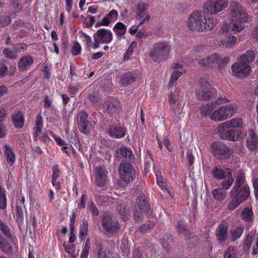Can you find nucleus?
I'll return each instance as SVG.
<instances>
[{
    "instance_id": "1",
    "label": "nucleus",
    "mask_w": 258,
    "mask_h": 258,
    "mask_svg": "<svg viewBox=\"0 0 258 258\" xmlns=\"http://www.w3.org/2000/svg\"><path fill=\"white\" fill-rule=\"evenodd\" d=\"M232 200L227 206V209L233 210L245 201L250 196L249 186L245 183V175L241 173L236 176L234 186L230 191Z\"/></svg>"
},
{
    "instance_id": "2",
    "label": "nucleus",
    "mask_w": 258,
    "mask_h": 258,
    "mask_svg": "<svg viewBox=\"0 0 258 258\" xmlns=\"http://www.w3.org/2000/svg\"><path fill=\"white\" fill-rule=\"evenodd\" d=\"M216 19L213 17L207 18L203 16L200 11H195L189 16L187 25L188 28L192 31L199 32L212 30L217 24Z\"/></svg>"
},
{
    "instance_id": "3",
    "label": "nucleus",
    "mask_w": 258,
    "mask_h": 258,
    "mask_svg": "<svg viewBox=\"0 0 258 258\" xmlns=\"http://www.w3.org/2000/svg\"><path fill=\"white\" fill-rule=\"evenodd\" d=\"M230 11L229 19L232 24L233 31L239 32L244 29L243 23L247 22V17L241 4L236 1H232L229 6Z\"/></svg>"
},
{
    "instance_id": "4",
    "label": "nucleus",
    "mask_w": 258,
    "mask_h": 258,
    "mask_svg": "<svg viewBox=\"0 0 258 258\" xmlns=\"http://www.w3.org/2000/svg\"><path fill=\"white\" fill-rule=\"evenodd\" d=\"M255 57L253 51L249 50L240 56L239 62H236L232 66L231 70L234 75L239 78H244L248 76L251 72L249 63Z\"/></svg>"
},
{
    "instance_id": "5",
    "label": "nucleus",
    "mask_w": 258,
    "mask_h": 258,
    "mask_svg": "<svg viewBox=\"0 0 258 258\" xmlns=\"http://www.w3.org/2000/svg\"><path fill=\"white\" fill-rule=\"evenodd\" d=\"M171 51V46L164 41L155 43L152 49L150 51L149 55L156 62L166 60L169 56Z\"/></svg>"
},
{
    "instance_id": "6",
    "label": "nucleus",
    "mask_w": 258,
    "mask_h": 258,
    "mask_svg": "<svg viewBox=\"0 0 258 258\" xmlns=\"http://www.w3.org/2000/svg\"><path fill=\"white\" fill-rule=\"evenodd\" d=\"M237 108L234 104H230L220 107L210 115V118L216 121H221L232 116L236 112Z\"/></svg>"
},
{
    "instance_id": "7",
    "label": "nucleus",
    "mask_w": 258,
    "mask_h": 258,
    "mask_svg": "<svg viewBox=\"0 0 258 258\" xmlns=\"http://www.w3.org/2000/svg\"><path fill=\"white\" fill-rule=\"evenodd\" d=\"M118 173L120 177L119 183L125 186L134 179L135 177V170L129 163H122L119 166Z\"/></svg>"
},
{
    "instance_id": "8",
    "label": "nucleus",
    "mask_w": 258,
    "mask_h": 258,
    "mask_svg": "<svg viewBox=\"0 0 258 258\" xmlns=\"http://www.w3.org/2000/svg\"><path fill=\"white\" fill-rule=\"evenodd\" d=\"M211 153L219 159H229L233 154V150L221 142H214L211 146Z\"/></svg>"
},
{
    "instance_id": "9",
    "label": "nucleus",
    "mask_w": 258,
    "mask_h": 258,
    "mask_svg": "<svg viewBox=\"0 0 258 258\" xmlns=\"http://www.w3.org/2000/svg\"><path fill=\"white\" fill-rule=\"evenodd\" d=\"M101 223L103 229L109 234L116 233L120 229L118 222L116 220H113L111 215L108 212L104 213Z\"/></svg>"
},
{
    "instance_id": "10",
    "label": "nucleus",
    "mask_w": 258,
    "mask_h": 258,
    "mask_svg": "<svg viewBox=\"0 0 258 258\" xmlns=\"http://www.w3.org/2000/svg\"><path fill=\"white\" fill-rule=\"evenodd\" d=\"M88 114L85 111H81L78 113L77 122L80 131L85 134L88 135L92 131L93 127L90 121L88 119Z\"/></svg>"
},
{
    "instance_id": "11",
    "label": "nucleus",
    "mask_w": 258,
    "mask_h": 258,
    "mask_svg": "<svg viewBox=\"0 0 258 258\" xmlns=\"http://www.w3.org/2000/svg\"><path fill=\"white\" fill-rule=\"evenodd\" d=\"M149 5L144 2H139L136 8V18L140 20L139 25H142L148 23L150 19V16L148 13Z\"/></svg>"
},
{
    "instance_id": "12",
    "label": "nucleus",
    "mask_w": 258,
    "mask_h": 258,
    "mask_svg": "<svg viewBox=\"0 0 258 258\" xmlns=\"http://www.w3.org/2000/svg\"><path fill=\"white\" fill-rule=\"evenodd\" d=\"M103 111L109 117H112L118 113L121 109L119 101L114 98H111L106 101L103 105Z\"/></svg>"
},
{
    "instance_id": "13",
    "label": "nucleus",
    "mask_w": 258,
    "mask_h": 258,
    "mask_svg": "<svg viewBox=\"0 0 258 258\" xmlns=\"http://www.w3.org/2000/svg\"><path fill=\"white\" fill-rule=\"evenodd\" d=\"M228 6V0H215L208 3L205 8H206L208 12L211 14H216Z\"/></svg>"
},
{
    "instance_id": "14",
    "label": "nucleus",
    "mask_w": 258,
    "mask_h": 258,
    "mask_svg": "<svg viewBox=\"0 0 258 258\" xmlns=\"http://www.w3.org/2000/svg\"><path fill=\"white\" fill-rule=\"evenodd\" d=\"M228 223L225 220H222L215 231L217 240L220 243L224 242L228 237Z\"/></svg>"
},
{
    "instance_id": "15",
    "label": "nucleus",
    "mask_w": 258,
    "mask_h": 258,
    "mask_svg": "<svg viewBox=\"0 0 258 258\" xmlns=\"http://www.w3.org/2000/svg\"><path fill=\"white\" fill-rule=\"evenodd\" d=\"M226 128H228L221 123L218 125L217 132L219 137L223 140L235 141V130Z\"/></svg>"
},
{
    "instance_id": "16",
    "label": "nucleus",
    "mask_w": 258,
    "mask_h": 258,
    "mask_svg": "<svg viewBox=\"0 0 258 258\" xmlns=\"http://www.w3.org/2000/svg\"><path fill=\"white\" fill-rule=\"evenodd\" d=\"M107 172L101 167H98L96 169L94 175L95 182L98 187H104L107 182Z\"/></svg>"
},
{
    "instance_id": "17",
    "label": "nucleus",
    "mask_w": 258,
    "mask_h": 258,
    "mask_svg": "<svg viewBox=\"0 0 258 258\" xmlns=\"http://www.w3.org/2000/svg\"><path fill=\"white\" fill-rule=\"evenodd\" d=\"M116 157L119 160L128 162H131L135 158L132 151L125 147H121L116 151Z\"/></svg>"
},
{
    "instance_id": "18",
    "label": "nucleus",
    "mask_w": 258,
    "mask_h": 258,
    "mask_svg": "<svg viewBox=\"0 0 258 258\" xmlns=\"http://www.w3.org/2000/svg\"><path fill=\"white\" fill-rule=\"evenodd\" d=\"M98 38L101 43H109L113 39L112 32L108 29H100L94 34Z\"/></svg>"
},
{
    "instance_id": "19",
    "label": "nucleus",
    "mask_w": 258,
    "mask_h": 258,
    "mask_svg": "<svg viewBox=\"0 0 258 258\" xmlns=\"http://www.w3.org/2000/svg\"><path fill=\"white\" fill-rule=\"evenodd\" d=\"M247 137L246 146L250 151H254L258 146V139L256 134L252 130H249L246 134Z\"/></svg>"
},
{
    "instance_id": "20",
    "label": "nucleus",
    "mask_w": 258,
    "mask_h": 258,
    "mask_svg": "<svg viewBox=\"0 0 258 258\" xmlns=\"http://www.w3.org/2000/svg\"><path fill=\"white\" fill-rule=\"evenodd\" d=\"M220 56L217 54H213L199 61V64L202 67H212L219 63Z\"/></svg>"
},
{
    "instance_id": "21",
    "label": "nucleus",
    "mask_w": 258,
    "mask_h": 258,
    "mask_svg": "<svg viewBox=\"0 0 258 258\" xmlns=\"http://www.w3.org/2000/svg\"><path fill=\"white\" fill-rule=\"evenodd\" d=\"M34 60L30 55L22 56L18 62V68L21 72H24L33 64Z\"/></svg>"
},
{
    "instance_id": "22",
    "label": "nucleus",
    "mask_w": 258,
    "mask_h": 258,
    "mask_svg": "<svg viewBox=\"0 0 258 258\" xmlns=\"http://www.w3.org/2000/svg\"><path fill=\"white\" fill-rule=\"evenodd\" d=\"M118 16V13L116 10H112L110 11L106 16L104 17L101 22H98L96 24L95 27H98L100 26H108L112 20L117 19Z\"/></svg>"
},
{
    "instance_id": "23",
    "label": "nucleus",
    "mask_w": 258,
    "mask_h": 258,
    "mask_svg": "<svg viewBox=\"0 0 258 258\" xmlns=\"http://www.w3.org/2000/svg\"><path fill=\"white\" fill-rule=\"evenodd\" d=\"M126 130L124 128L118 125L110 126L108 130L109 135L115 138H121L125 135Z\"/></svg>"
},
{
    "instance_id": "24",
    "label": "nucleus",
    "mask_w": 258,
    "mask_h": 258,
    "mask_svg": "<svg viewBox=\"0 0 258 258\" xmlns=\"http://www.w3.org/2000/svg\"><path fill=\"white\" fill-rule=\"evenodd\" d=\"M137 204L140 211L147 213L149 215L150 211V204L148 203L145 195L138 196L137 200Z\"/></svg>"
},
{
    "instance_id": "25",
    "label": "nucleus",
    "mask_w": 258,
    "mask_h": 258,
    "mask_svg": "<svg viewBox=\"0 0 258 258\" xmlns=\"http://www.w3.org/2000/svg\"><path fill=\"white\" fill-rule=\"evenodd\" d=\"M207 89L199 88L196 92V95L200 101H204L210 99L213 97L212 92Z\"/></svg>"
},
{
    "instance_id": "26",
    "label": "nucleus",
    "mask_w": 258,
    "mask_h": 258,
    "mask_svg": "<svg viewBox=\"0 0 258 258\" xmlns=\"http://www.w3.org/2000/svg\"><path fill=\"white\" fill-rule=\"evenodd\" d=\"M136 80L135 76L131 72L123 74L120 79V83L123 86H127L133 84Z\"/></svg>"
},
{
    "instance_id": "27",
    "label": "nucleus",
    "mask_w": 258,
    "mask_h": 258,
    "mask_svg": "<svg viewBox=\"0 0 258 258\" xmlns=\"http://www.w3.org/2000/svg\"><path fill=\"white\" fill-rule=\"evenodd\" d=\"M43 119L39 114L36 117L35 126L34 127V139L35 141H37V137L40 134L43 127Z\"/></svg>"
},
{
    "instance_id": "28",
    "label": "nucleus",
    "mask_w": 258,
    "mask_h": 258,
    "mask_svg": "<svg viewBox=\"0 0 258 258\" xmlns=\"http://www.w3.org/2000/svg\"><path fill=\"white\" fill-rule=\"evenodd\" d=\"M12 121L14 126L18 128H21L24 124V117L21 112H18L13 115Z\"/></svg>"
},
{
    "instance_id": "29",
    "label": "nucleus",
    "mask_w": 258,
    "mask_h": 258,
    "mask_svg": "<svg viewBox=\"0 0 258 258\" xmlns=\"http://www.w3.org/2000/svg\"><path fill=\"white\" fill-rule=\"evenodd\" d=\"M0 230L8 239H10L12 242L15 243L16 240L15 237L12 235L10 229L2 220H0Z\"/></svg>"
},
{
    "instance_id": "30",
    "label": "nucleus",
    "mask_w": 258,
    "mask_h": 258,
    "mask_svg": "<svg viewBox=\"0 0 258 258\" xmlns=\"http://www.w3.org/2000/svg\"><path fill=\"white\" fill-rule=\"evenodd\" d=\"M0 249L2 251L6 253L13 254L14 250L10 244L8 243L6 239H4L2 236L0 235Z\"/></svg>"
},
{
    "instance_id": "31",
    "label": "nucleus",
    "mask_w": 258,
    "mask_h": 258,
    "mask_svg": "<svg viewBox=\"0 0 258 258\" xmlns=\"http://www.w3.org/2000/svg\"><path fill=\"white\" fill-rule=\"evenodd\" d=\"M213 175L216 178L223 179L224 178L227 174L231 173V170L229 168H226L225 170L219 169L217 167H215L212 171Z\"/></svg>"
},
{
    "instance_id": "32",
    "label": "nucleus",
    "mask_w": 258,
    "mask_h": 258,
    "mask_svg": "<svg viewBox=\"0 0 258 258\" xmlns=\"http://www.w3.org/2000/svg\"><path fill=\"white\" fill-rule=\"evenodd\" d=\"M227 128H239L242 125V121L239 118H235L221 123Z\"/></svg>"
},
{
    "instance_id": "33",
    "label": "nucleus",
    "mask_w": 258,
    "mask_h": 258,
    "mask_svg": "<svg viewBox=\"0 0 258 258\" xmlns=\"http://www.w3.org/2000/svg\"><path fill=\"white\" fill-rule=\"evenodd\" d=\"M5 154L6 156L7 163L10 165H12L15 161V156L12 149L8 145L4 146Z\"/></svg>"
},
{
    "instance_id": "34",
    "label": "nucleus",
    "mask_w": 258,
    "mask_h": 258,
    "mask_svg": "<svg viewBox=\"0 0 258 258\" xmlns=\"http://www.w3.org/2000/svg\"><path fill=\"white\" fill-rule=\"evenodd\" d=\"M113 30L118 37H121L125 34L126 31V27L122 23L118 22L115 25Z\"/></svg>"
},
{
    "instance_id": "35",
    "label": "nucleus",
    "mask_w": 258,
    "mask_h": 258,
    "mask_svg": "<svg viewBox=\"0 0 258 258\" xmlns=\"http://www.w3.org/2000/svg\"><path fill=\"white\" fill-rule=\"evenodd\" d=\"M237 41V38L234 35L229 36L222 40L220 42L221 45L230 47L234 45Z\"/></svg>"
},
{
    "instance_id": "36",
    "label": "nucleus",
    "mask_w": 258,
    "mask_h": 258,
    "mask_svg": "<svg viewBox=\"0 0 258 258\" xmlns=\"http://www.w3.org/2000/svg\"><path fill=\"white\" fill-rule=\"evenodd\" d=\"M88 223L87 221L84 220L80 225L79 230V237L81 240H85V237L88 234Z\"/></svg>"
},
{
    "instance_id": "37",
    "label": "nucleus",
    "mask_w": 258,
    "mask_h": 258,
    "mask_svg": "<svg viewBox=\"0 0 258 258\" xmlns=\"http://www.w3.org/2000/svg\"><path fill=\"white\" fill-rule=\"evenodd\" d=\"M214 198L218 201H221L225 199L226 192L222 188H216L212 191Z\"/></svg>"
},
{
    "instance_id": "38",
    "label": "nucleus",
    "mask_w": 258,
    "mask_h": 258,
    "mask_svg": "<svg viewBox=\"0 0 258 258\" xmlns=\"http://www.w3.org/2000/svg\"><path fill=\"white\" fill-rule=\"evenodd\" d=\"M252 216L253 212L251 208H246L241 213L242 218L245 221L249 223H252L253 222Z\"/></svg>"
},
{
    "instance_id": "39",
    "label": "nucleus",
    "mask_w": 258,
    "mask_h": 258,
    "mask_svg": "<svg viewBox=\"0 0 258 258\" xmlns=\"http://www.w3.org/2000/svg\"><path fill=\"white\" fill-rule=\"evenodd\" d=\"M118 213L121 217V219H123L125 218V216L128 214L129 208L124 203H119L117 207Z\"/></svg>"
},
{
    "instance_id": "40",
    "label": "nucleus",
    "mask_w": 258,
    "mask_h": 258,
    "mask_svg": "<svg viewBox=\"0 0 258 258\" xmlns=\"http://www.w3.org/2000/svg\"><path fill=\"white\" fill-rule=\"evenodd\" d=\"M180 90L176 89L173 92H171L169 98V102L171 104H176L180 100Z\"/></svg>"
},
{
    "instance_id": "41",
    "label": "nucleus",
    "mask_w": 258,
    "mask_h": 258,
    "mask_svg": "<svg viewBox=\"0 0 258 258\" xmlns=\"http://www.w3.org/2000/svg\"><path fill=\"white\" fill-rule=\"evenodd\" d=\"M243 231V229L241 227H237L231 231V238L233 242H235L239 238Z\"/></svg>"
},
{
    "instance_id": "42",
    "label": "nucleus",
    "mask_w": 258,
    "mask_h": 258,
    "mask_svg": "<svg viewBox=\"0 0 258 258\" xmlns=\"http://www.w3.org/2000/svg\"><path fill=\"white\" fill-rule=\"evenodd\" d=\"M97 258H111L110 253L107 252L102 245H98Z\"/></svg>"
},
{
    "instance_id": "43",
    "label": "nucleus",
    "mask_w": 258,
    "mask_h": 258,
    "mask_svg": "<svg viewBox=\"0 0 258 258\" xmlns=\"http://www.w3.org/2000/svg\"><path fill=\"white\" fill-rule=\"evenodd\" d=\"M213 105L212 104H207L205 105H203L200 108V112L203 116H207L210 114V113L213 110Z\"/></svg>"
},
{
    "instance_id": "44",
    "label": "nucleus",
    "mask_w": 258,
    "mask_h": 258,
    "mask_svg": "<svg viewBox=\"0 0 258 258\" xmlns=\"http://www.w3.org/2000/svg\"><path fill=\"white\" fill-rule=\"evenodd\" d=\"M27 48V45L24 43H16L13 46V50L16 54L24 51Z\"/></svg>"
},
{
    "instance_id": "45",
    "label": "nucleus",
    "mask_w": 258,
    "mask_h": 258,
    "mask_svg": "<svg viewBox=\"0 0 258 258\" xmlns=\"http://www.w3.org/2000/svg\"><path fill=\"white\" fill-rule=\"evenodd\" d=\"M3 54L7 58L15 59L17 58V54L13 50H11L9 48H6L3 50Z\"/></svg>"
},
{
    "instance_id": "46",
    "label": "nucleus",
    "mask_w": 258,
    "mask_h": 258,
    "mask_svg": "<svg viewBox=\"0 0 258 258\" xmlns=\"http://www.w3.org/2000/svg\"><path fill=\"white\" fill-rule=\"evenodd\" d=\"M252 240L253 237L252 234H248L244 241L242 245L243 249L246 250H249L250 247H251Z\"/></svg>"
},
{
    "instance_id": "47",
    "label": "nucleus",
    "mask_w": 258,
    "mask_h": 258,
    "mask_svg": "<svg viewBox=\"0 0 258 258\" xmlns=\"http://www.w3.org/2000/svg\"><path fill=\"white\" fill-rule=\"evenodd\" d=\"M90 249V242L89 239L86 241L85 245L82 251L80 258H87Z\"/></svg>"
},
{
    "instance_id": "48",
    "label": "nucleus",
    "mask_w": 258,
    "mask_h": 258,
    "mask_svg": "<svg viewBox=\"0 0 258 258\" xmlns=\"http://www.w3.org/2000/svg\"><path fill=\"white\" fill-rule=\"evenodd\" d=\"M12 22V19L9 16H2L0 17V28H3L9 25Z\"/></svg>"
},
{
    "instance_id": "49",
    "label": "nucleus",
    "mask_w": 258,
    "mask_h": 258,
    "mask_svg": "<svg viewBox=\"0 0 258 258\" xmlns=\"http://www.w3.org/2000/svg\"><path fill=\"white\" fill-rule=\"evenodd\" d=\"M81 46L78 41H75L72 48L71 52L73 56H76L80 54Z\"/></svg>"
},
{
    "instance_id": "50",
    "label": "nucleus",
    "mask_w": 258,
    "mask_h": 258,
    "mask_svg": "<svg viewBox=\"0 0 258 258\" xmlns=\"http://www.w3.org/2000/svg\"><path fill=\"white\" fill-rule=\"evenodd\" d=\"M155 226L154 222H151L149 224H143L139 228V231L142 233H145L149 231Z\"/></svg>"
},
{
    "instance_id": "51",
    "label": "nucleus",
    "mask_w": 258,
    "mask_h": 258,
    "mask_svg": "<svg viewBox=\"0 0 258 258\" xmlns=\"http://www.w3.org/2000/svg\"><path fill=\"white\" fill-rule=\"evenodd\" d=\"M80 33L81 34L80 37L84 38L83 41L85 43L87 47L89 48L91 45V42H92L91 38L82 31H80Z\"/></svg>"
},
{
    "instance_id": "52",
    "label": "nucleus",
    "mask_w": 258,
    "mask_h": 258,
    "mask_svg": "<svg viewBox=\"0 0 258 258\" xmlns=\"http://www.w3.org/2000/svg\"><path fill=\"white\" fill-rule=\"evenodd\" d=\"M183 72L179 71H175L171 75L169 84H172L174 82L176 81L177 79L182 75Z\"/></svg>"
},
{
    "instance_id": "53",
    "label": "nucleus",
    "mask_w": 258,
    "mask_h": 258,
    "mask_svg": "<svg viewBox=\"0 0 258 258\" xmlns=\"http://www.w3.org/2000/svg\"><path fill=\"white\" fill-rule=\"evenodd\" d=\"M59 176V170L57 165H55L53 167V174L52 176V183L53 185H55V182L56 179Z\"/></svg>"
},
{
    "instance_id": "54",
    "label": "nucleus",
    "mask_w": 258,
    "mask_h": 258,
    "mask_svg": "<svg viewBox=\"0 0 258 258\" xmlns=\"http://www.w3.org/2000/svg\"><path fill=\"white\" fill-rule=\"evenodd\" d=\"M177 232L180 234H184L185 232V225L182 221H179L176 226Z\"/></svg>"
},
{
    "instance_id": "55",
    "label": "nucleus",
    "mask_w": 258,
    "mask_h": 258,
    "mask_svg": "<svg viewBox=\"0 0 258 258\" xmlns=\"http://www.w3.org/2000/svg\"><path fill=\"white\" fill-rule=\"evenodd\" d=\"M233 182V179L231 177L224 180L222 182V186L224 189H228L230 188Z\"/></svg>"
},
{
    "instance_id": "56",
    "label": "nucleus",
    "mask_w": 258,
    "mask_h": 258,
    "mask_svg": "<svg viewBox=\"0 0 258 258\" xmlns=\"http://www.w3.org/2000/svg\"><path fill=\"white\" fill-rule=\"evenodd\" d=\"M136 46V44L134 42L131 44L124 54V59H128L130 56L133 53L134 49Z\"/></svg>"
},
{
    "instance_id": "57",
    "label": "nucleus",
    "mask_w": 258,
    "mask_h": 258,
    "mask_svg": "<svg viewBox=\"0 0 258 258\" xmlns=\"http://www.w3.org/2000/svg\"><path fill=\"white\" fill-rule=\"evenodd\" d=\"M89 205V208L92 215L94 216L99 215V210L97 208L96 206L95 205V204L94 203V202H93L92 201H90Z\"/></svg>"
},
{
    "instance_id": "58",
    "label": "nucleus",
    "mask_w": 258,
    "mask_h": 258,
    "mask_svg": "<svg viewBox=\"0 0 258 258\" xmlns=\"http://www.w3.org/2000/svg\"><path fill=\"white\" fill-rule=\"evenodd\" d=\"M144 213L142 211L136 210L134 212V219L136 222H139L142 219V213Z\"/></svg>"
},
{
    "instance_id": "59",
    "label": "nucleus",
    "mask_w": 258,
    "mask_h": 258,
    "mask_svg": "<svg viewBox=\"0 0 258 258\" xmlns=\"http://www.w3.org/2000/svg\"><path fill=\"white\" fill-rule=\"evenodd\" d=\"M235 249L233 247H229L225 253V258H235Z\"/></svg>"
},
{
    "instance_id": "60",
    "label": "nucleus",
    "mask_w": 258,
    "mask_h": 258,
    "mask_svg": "<svg viewBox=\"0 0 258 258\" xmlns=\"http://www.w3.org/2000/svg\"><path fill=\"white\" fill-rule=\"evenodd\" d=\"M112 198L108 196L102 195L97 201L101 204L108 203L111 202Z\"/></svg>"
},
{
    "instance_id": "61",
    "label": "nucleus",
    "mask_w": 258,
    "mask_h": 258,
    "mask_svg": "<svg viewBox=\"0 0 258 258\" xmlns=\"http://www.w3.org/2000/svg\"><path fill=\"white\" fill-rule=\"evenodd\" d=\"M187 159L189 166H191L195 162V157L190 151L187 152Z\"/></svg>"
},
{
    "instance_id": "62",
    "label": "nucleus",
    "mask_w": 258,
    "mask_h": 258,
    "mask_svg": "<svg viewBox=\"0 0 258 258\" xmlns=\"http://www.w3.org/2000/svg\"><path fill=\"white\" fill-rule=\"evenodd\" d=\"M200 85L199 88H204L207 89L208 87L210 86V84L206 78H201L200 81Z\"/></svg>"
},
{
    "instance_id": "63",
    "label": "nucleus",
    "mask_w": 258,
    "mask_h": 258,
    "mask_svg": "<svg viewBox=\"0 0 258 258\" xmlns=\"http://www.w3.org/2000/svg\"><path fill=\"white\" fill-rule=\"evenodd\" d=\"M254 194L256 200L258 201V178H255L253 181Z\"/></svg>"
},
{
    "instance_id": "64",
    "label": "nucleus",
    "mask_w": 258,
    "mask_h": 258,
    "mask_svg": "<svg viewBox=\"0 0 258 258\" xmlns=\"http://www.w3.org/2000/svg\"><path fill=\"white\" fill-rule=\"evenodd\" d=\"M8 73V67L5 64L0 66V78L4 77Z\"/></svg>"
}]
</instances>
